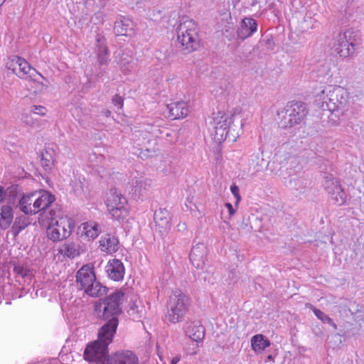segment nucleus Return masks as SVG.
Masks as SVG:
<instances>
[{
  "mask_svg": "<svg viewBox=\"0 0 364 364\" xmlns=\"http://www.w3.org/2000/svg\"><path fill=\"white\" fill-rule=\"evenodd\" d=\"M317 105L323 110L328 111L332 116L331 119L338 121L347 115L350 104L348 92L341 86L328 85L317 94Z\"/></svg>",
  "mask_w": 364,
  "mask_h": 364,
  "instance_id": "nucleus-1",
  "label": "nucleus"
},
{
  "mask_svg": "<svg viewBox=\"0 0 364 364\" xmlns=\"http://www.w3.org/2000/svg\"><path fill=\"white\" fill-rule=\"evenodd\" d=\"M50 222L46 229L48 238L53 242L61 241L68 238L73 231V220L63 215L59 210L56 213L53 210L50 212Z\"/></svg>",
  "mask_w": 364,
  "mask_h": 364,
  "instance_id": "nucleus-2",
  "label": "nucleus"
},
{
  "mask_svg": "<svg viewBox=\"0 0 364 364\" xmlns=\"http://www.w3.org/2000/svg\"><path fill=\"white\" fill-rule=\"evenodd\" d=\"M76 281L85 293L92 297H98L106 294L107 287L97 281L93 267L83 265L77 272Z\"/></svg>",
  "mask_w": 364,
  "mask_h": 364,
  "instance_id": "nucleus-3",
  "label": "nucleus"
},
{
  "mask_svg": "<svg viewBox=\"0 0 364 364\" xmlns=\"http://www.w3.org/2000/svg\"><path fill=\"white\" fill-rule=\"evenodd\" d=\"M178 43L188 52L196 50L199 46L198 27L196 22L183 17L176 28Z\"/></svg>",
  "mask_w": 364,
  "mask_h": 364,
  "instance_id": "nucleus-4",
  "label": "nucleus"
},
{
  "mask_svg": "<svg viewBox=\"0 0 364 364\" xmlns=\"http://www.w3.org/2000/svg\"><path fill=\"white\" fill-rule=\"evenodd\" d=\"M189 304L188 297L181 289L173 290L167 302L166 319L172 323L181 322L188 310Z\"/></svg>",
  "mask_w": 364,
  "mask_h": 364,
  "instance_id": "nucleus-5",
  "label": "nucleus"
},
{
  "mask_svg": "<svg viewBox=\"0 0 364 364\" xmlns=\"http://www.w3.org/2000/svg\"><path fill=\"white\" fill-rule=\"evenodd\" d=\"M124 299V293L121 291H115L96 305V310L102 311L103 320H118V316L122 312L120 305Z\"/></svg>",
  "mask_w": 364,
  "mask_h": 364,
  "instance_id": "nucleus-6",
  "label": "nucleus"
},
{
  "mask_svg": "<svg viewBox=\"0 0 364 364\" xmlns=\"http://www.w3.org/2000/svg\"><path fill=\"white\" fill-rule=\"evenodd\" d=\"M306 114V107L301 102H289L284 109L278 112V115H282V118L281 125L284 128L300 124Z\"/></svg>",
  "mask_w": 364,
  "mask_h": 364,
  "instance_id": "nucleus-7",
  "label": "nucleus"
},
{
  "mask_svg": "<svg viewBox=\"0 0 364 364\" xmlns=\"http://www.w3.org/2000/svg\"><path fill=\"white\" fill-rule=\"evenodd\" d=\"M232 123V116L218 112L213 118L211 124V136L213 139L218 144L224 141L229 134L230 125Z\"/></svg>",
  "mask_w": 364,
  "mask_h": 364,
  "instance_id": "nucleus-8",
  "label": "nucleus"
},
{
  "mask_svg": "<svg viewBox=\"0 0 364 364\" xmlns=\"http://www.w3.org/2000/svg\"><path fill=\"white\" fill-rule=\"evenodd\" d=\"M322 186L334 204L342 205L346 202L347 195L341 186L339 179L332 174H325Z\"/></svg>",
  "mask_w": 364,
  "mask_h": 364,
  "instance_id": "nucleus-9",
  "label": "nucleus"
},
{
  "mask_svg": "<svg viewBox=\"0 0 364 364\" xmlns=\"http://www.w3.org/2000/svg\"><path fill=\"white\" fill-rule=\"evenodd\" d=\"M6 65L8 70L20 78L33 80L36 75H41L24 58L18 55L9 57Z\"/></svg>",
  "mask_w": 364,
  "mask_h": 364,
  "instance_id": "nucleus-10",
  "label": "nucleus"
},
{
  "mask_svg": "<svg viewBox=\"0 0 364 364\" xmlns=\"http://www.w3.org/2000/svg\"><path fill=\"white\" fill-rule=\"evenodd\" d=\"M355 38V32L351 30H346L338 34L335 50L340 57L347 58L354 53Z\"/></svg>",
  "mask_w": 364,
  "mask_h": 364,
  "instance_id": "nucleus-11",
  "label": "nucleus"
},
{
  "mask_svg": "<svg viewBox=\"0 0 364 364\" xmlns=\"http://www.w3.org/2000/svg\"><path fill=\"white\" fill-rule=\"evenodd\" d=\"M95 53L97 55V63L100 69L97 73V77H102L107 73L106 70L102 68V67L109 64V50L107 46L105 38L99 33L96 36Z\"/></svg>",
  "mask_w": 364,
  "mask_h": 364,
  "instance_id": "nucleus-12",
  "label": "nucleus"
},
{
  "mask_svg": "<svg viewBox=\"0 0 364 364\" xmlns=\"http://www.w3.org/2000/svg\"><path fill=\"white\" fill-rule=\"evenodd\" d=\"M185 335L192 341L200 343L205 336V328L200 321H188L183 327Z\"/></svg>",
  "mask_w": 364,
  "mask_h": 364,
  "instance_id": "nucleus-13",
  "label": "nucleus"
},
{
  "mask_svg": "<svg viewBox=\"0 0 364 364\" xmlns=\"http://www.w3.org/2000/svg\"><path fill=\"white\" fill-rule=\"evenodd\" d=\"M107 353L108 345L97 340L86 347L84 355L88 360H99L105 358Z\"/></svg>",
  "mask_w": 364,
  "mask_h": 364,
  "instance_id": "nucleus-14",
  "label": "nucleus"
},
{
  "mask_svg": "<svg viewBox=\"0 0 364 364\" xmlns=\"http://www.w3.org/2000/svg\"><path fill=\"white\" fill-rule=\"evenodd\" d=\"M191 264L197 269H203L207 260V248L203 244H197L189 255Z\"/></svg>",
  "mask_w": 364,
  "mask_h": 364,
  "instance_id": "nucleus-15",
  "label": "nucleus"
},
{
  "mask_svg": "<svg viewBox=\"0 0 364 364\" xmlns=\"http://www.w3.org/2000/svg\"><path fill=\"white\" fill-rule=\"evenodd\" d=\"M171 215L166 208H159L154 213V222L156 230L161 235L168 233L171 229Z\"/></svg>",
  "mask_w": 364,
  "mask_h": 364,
  "instance_id": "nucleus-16",
  "label": "nucleus"
},
{
  "mask_svg": "<svg viewBox=\"0 0 364 364\" xmlns=\"http://www.w3.org/2000/svg\"><path fill=\"white\" fill-rule=\"evenodd\" d=\"M37 193L38 196L33 198V213L34 214L45 211L55 200V196L47 191L41 190Z\"/></svg>",
  "mask_w": 364,
  "mask_h": 364,
  "instance_id": "nucleus-17",
  "label": "nucleus"
},
{
  "mask_svg": "<svg viewBox=\"0 0 364 364\" xmlns=\"http://www.w3.org/2000/svg\"><path fill=\"white\" fill-rule=\"evenodd\" d=\"M118 320H109L99 329L98 338L101 343L109 345L112 340L114 334L116 333L117 328L118 326Z\"/></svg>",
  "mask_w": 364,
  "mask_h": 364,
  "instance_id": "nucleus-18",
  "label": "nucleus"
},
{
  "mask_svg": "<svg viewBox=\"0 0 364 364\" xmlns=\"http://www.w3.org/2000/svg\"><path fill=\"white\" fill-rule=\"evenodd\" d=\"M89 166L95 171L100 177L106 176L108 174L107 161L105 156L102 154H97L92 152L88 156Z\"/></svg>",
  "mask_w": 364,
  "mask_h": 364,
  "instance_id": "nucleus-19",
  "label": "nucleus"
},
{
  "mask_svg": "<svg viewBox=\"0 0 364 364\" xmlns=\"http://www.w3.org/2000/svg\"><path fill=\"white\" fill-rule=\"evenodd\" d=\"M107 274L111 279L119 282L123 279L125 268L122 262L118 259H113L108 262L106 266Z\"/></svg>",
  "mask_w": 364,
  "mask_h": 364,
  "instance_id": "nucleus-20",
  "label": "nucleus"
},
{
  "mask_svg": "<svg viewBox=\"0 0 364 364\" xmlns=\"http://www.w3.org/2000/svg\"><path fill=\"white\" fill-rule=\"evenodd\" d=\"M137 356L130 350L116 353L107 359L108 364H138Z\"/></svg>",
  "mask_w": 364,
  "mask_h": 364,
  "instance_id": "nucleus-21",
  "label": "nucleus"
},
{
  "mask_svg": "<svg viewBox=\"0 0 364 364\" xmlns=\"http://www.w3.org/2000/svg\"><path fill=\"white\" fill-rule=\"evenodd\" d=\"M257 21L252 18H245L242 19L241 26L237 31L238 38L245 39L252 36L257 31Z\"/></svg>",
  "mask_w": 364,
  "mask_h": 364,
  "instance_id": "nucleus-22",
  "label": "nucleus"
},
{
  "mask_svg": "<svg viewBox=\"0 0 364 364\" xmlns=\"http://www.w3.org/2000/svg\"><path fill=\"white\" fill-rule=\"evenodd\" d=\"M107 210L113 208H118L127 207V200L124 196L116 189L112 188L109 191V195L107 198Z\"/></svg>",
  "mask_w": 364,
  "mask_h": 364,
  "instance_id": "nucleus-23",
  "label": "nucleus"
},
{
  "mask_svg": "<svg viewBox=\"0 0 364 364\" xmlns=\"http://www.w3.org/2000/svg\"><path fill=\"white\" fill-rule=\"evenodd\" d=\"M170 117L173 119H180L186 117L189 112L186 102L178 101L167 105Z\"/></svg>",
  "mask_w": 364,
  "mask_h": 364,
  "instance_id": "nucleus-24",
  "label": "nucleus"
},
{
  "mask_svg": "<svg viewBox=\"0 0 364 364\" xmlns=\"http://www.w3.org/2000/svg\"><path fill=\"white\" fill-rule=\"evenodd\" d=\"M133 21L128 18H120L114 23V31L117 36H130L133 33Z\"/></svg>",
  "mask_w": 364,
  "mask_h": 364,
  "instance_id": "nucleus-25",
  "label": "nucleus"
},
{
  "mask_svg": "<svg viewBox=\"0 0 364 364\" xmlns=\"http://www.w3.org/2000/svg\"><path fill=\"white\" fill-rule=\"evenodd\" d=\"M100 246L102 251L112 254L119 250V241L115 236L107 234L101 238Z\"/></svg>",
  "mask_w": 364,
  "mask_h": 364,
  "instance_id": "nucleus-26",
  "label": "nucleus"
},
{
  "mask_svg": "<svg viewBox=\"0 0 364 364\" xmlns=\"http://www.w3.org/2000/svg\"><path fill=\"white\" fill-rule=\"evenodd\" d=\"M79 230L82 235H85L88 239H95L100 232V225L93 221L81 224Z\"/></svg>",
  "mask_w": 364,
  "mask_h": 364,
  "instance_id": "nucleus-27",
  "label": "nucleus"
},
{
  "mask_svg": "<svg viewBox=\"0 0 364 364\" xmlns=\"http://www.w3.org/2000/svg\"><path fill=\"white\" fill-rule=\"evenodd\" d=\"M38 196L37 192H33L28 195H24L20 200L18 205L22 212L25 214L34 215L33 213V198Z\"/></svg>",
  "mask_w": 364,
  "mask_h": 364,
  "instance_id": "nucleus-28",
  "label": "nucleus"
},
{
  "mask_svg": "<svg viewBox=\"0 0 364 364\" xmlns=\"http://www.w3.org/2000/svg\"><path fill=\"white\" fill-rule=\"evenodd\" d=\"M14 215L12 208L9 205H2L0 210V228L8 229L13 220Z\"/></svg>",
  "mask_w": 364,
  "mask_h": 364,
  "instance_id": "nucleus-29",
  "label": "nucleus"
},
{
  "mask_svg": "<svg viewBox=\"0 0 364 364\" xmlns=\"http://www.w3.org/2000/svg\"><path fill=\"white\" fill-rule=\"evenodd\" d=\"M58 251L62 255L68 258H75L80 254V245L74 242L64 244Z\"/></svg>",
  "mask_w": 364,
  "mask_h": 364,
  "instance_id": "nucleus-30",
  "label": "nucleus"
},
{
  "mask_svg": "<svg viewBox=\"0 0 364 364\" xmlns=\"http://www.w3.org/2000/svg\"><path fill=\"white\" fill-rule=\"evenodd\" d=\"M251 345L252 349L255 352H262L267 347L269 346V341L263 335L257 334L254 336L251 339Z\"/></svg>",
  "mask_w": 364,
  "mask_h": 364,
  "instance_id": "nucleus-31",
  "label": "nucleus"
},
{
  "mask_svg": "<svg viewBox=\"0 0 364 364\" xmlns=\"http://www.w3.org/2000/svg\"><path fill=\"white\" fill-rule=\"evenodd\" d=\"M129 183L131 185L132 191L134 192H140L145 188V178L139 173L136 172L130 177Z\"/></svg>",
  "mask_w": 364,
  "mask_h": 364,
  "instance_id": "nucleus-32",
  "label": "nucleus"
},
{
  "mask_svg": "<svg viewBox=\"0 0 364 364\" xmlns=\"http://www.w3.org/2000/svg\"><path fill=\"white\" fill-rule=\"evenodd\" d=\"M31 112L30 113H23L21 115V121L26 126L33 128L38 129L40 128L42 125V120L38 118H35L32 116Z\"/></svg>",
  "mask_w": 364,
  "mask_h": 364,
  "instance_id": "nucleus-33",
  "label": "nucleus"
},
{
  "mask_svg": "<svg viewBox=\"0 0 364 364\" xmlns=\"http://www.w3.org/2000/svg\"><path fill=\"white\" fill-rule=\"evenodd\" d=\"M54 151L51 149H45L42 152L41 165L46 169H50L54 163Z\"/></svg>",
  "mask_w": 364,
  "mask_h": 364,
  "instance_id": "nucleus-34",
  "label": "nucleus"
},
{
  "mask_svg": "<svg viewBox=\"0 0 364 364\" xmlns=\"http://www.w3.org/2000/svg\"><path fill=\"white\" fill-rule=\"evenodd\" d=\"M132 55L122 50H119L116 57V61L121 66L123 71L129 70L128 65L132 62Z\"/></svg>",
  "mask_w": 364,
  "mask_h": 364,
  "instance_id": "nucleus-35",
  "label": "nucleus"
},
{
  "mask_svg": "<svg viewBox=\"0 0 364 364\" xmlns=\"http://www.w3.org/2000/svg\"><path fill=\"white\" fill-rule=\"evenodd\" d=\"M109 213L111 215L112 218L117 220L119 222L123 221L127 218L129 215V209L128 207L118 208H112L108 210Z\"/></svg>",
  "mask_w": 364,
  "mask_h": 364,
  "instance_id": "nucleus-36",
  "label": "nucleus"
},
{
  "mask_svg": "<svg viewBox=\"0 0 364 364\" xmlns=\"http://www.w3.org/2000/svg\"><path fill=\"white\" fill-rule=\"evenodd\" d=\"M14 272L16 274L17 278L24 279L25 282L28 284L31 282L33 274L29 269L18 265L14 267Z\"/></svg>",
  "mask_w": 364,
  "mask_h": 364,
  "instance_id": "nucleus-37",
  "label": "nucleus"
},
{
  "mask_svg": "<svg viewBox=\"0 0 364 364\" xmlns=\"http://www.w3.org/2000/svg\"><path fill=\"white\" fill-rule=\"evenodd\" d=\"M84 177L81 178L80 176L77 177L74 176V179L71 181L70 186L75 195H80L84 192Z\"/></svg>",
  "mask_w": 364,
  "mask_h": 364,
  "instance_id": "nucleus-38",
  "label": "nucleus"
},
{
  "mask_svg": "<svg viewBox=\"0 0 364 364\" xmlns=\"http://www.w3.org/2000/svg\"><path fill=\"white\" fill-rule=\"evenodd\" d=\"M218 85L212 90L213 92H215V95H225L228 92L231 87L230 82L225 80L222 79L218 82Z\"/></svg>",
  "mask_w": 364,
  "mask_h": 364,
  "instance_id": "nucleus-39",
  "label": "nucleus"
},
{
  "mask_svg": "<svg viewBox=\"0 0 364 364\" xmlns=\"http://www.w3.org/2000/svg\"><path fill=\"white\" fill-rule=\"evenodd\" d=\"M314 314L318 318V319L321 320L323 323H328V325L331 326L335 330L337 328V326L334 323L333 319L330 318L324 312L321 311L319 309H315Z\"/></svg>",
  "mask_w": 364,
  "mask_h": 364,
  "instance_id": "nucleus-40",
  "label": "nucleus"
},
{
  "mask_svg": "<svg viewBox=\"0 0 364 364\" xmlns=\"http://www.w3.org/2000/svg\"><path fill=\"white\" fill-rule=\"evenodd\" d=\"M127 313L130 316H132L133 320L141 318L140 312L138 310V306L134 302L129 304Z\"/></svg>",
  "mask_w": 364,
  "mask_h": 364,
  "instance_id": "nucleus-41",
  "label": "nucleus"
},
{
  "mask_svg": "<svg viewBox=\"0 0 364 364\" xmlns=\"http://www.w3.org/2000/svg\"><path fill=\"white\" fill-rule=\"evenodd\" d=\"M198 343H196L195 341H192L190 343H188L183 348L184 351L187 355H196L198 353Z\"/></svg>",
  "mask_w": 364,
  "mask_h": 364,
  "instance_id": "nucleus-42",
  "label": "nucleus"
},
{
  "mask_svg": "<svg viewBox=\"0 0 364 364\" xmlns=\"http://www.w3.org/2000/svg\"><path fill=\"white\" fill-rule=\"evenodd\" d=\"M30 112L34 114L45 116L47 112V109L43 106L33 105L31 107Z\"/></svg>",
  "mask_w": 364,
  "mask_h": 364,
  "instance_id": "nucleus-43",
  "label": "nucleus"
},
{
  "mask_svg": "<svg viewBox=\"0 0 364 364\" xmlns=\"http://www.w3.org/2000/svg\"><path fill=\"white\" fill-rule=\"evenodd\" d=\"M23 228L24 226H21V225L15 222L11 228V233L14 237H16Z\"/></svg>",
  "mask_w": 364,
  "mask_h": 364,
  "instance_id": "nucleus-44",
  "label": "nucleus"
},
{
  "mask_svg": "<svg viewBox=\"0 0 364 364\" xmlns=\"http://www.w3.org/2000/svg\"><path fill=\"white\" fill-rule=\"evenodd\" d=\"M230 191H231L232 194L236 198L237 203H238L240 200L239 188L236 185L233 184L230 186Z\"/></svg>",
  "mask_w": 364,
  "mask_h": 364,
  "instance_id": "nucleus-45",
  "label": "nucleus"
},
{
  "mask_svg": "<svg viewBox=\"0 0 364 364\" xmlns=\"http://www.w3.org/2000/svg\"><path fill=\"white\" fill-rule=\"evenodd\" d=\"M123 102L124 99L118 95H115L112 98V103L116 106H119L120 109L122 108Z\"/></svg>",
  "mask_w": 364,
  "mask_h": 364,
  "instance_id": "nucleus-46",
  "label": "nucleus"
},
{
  "mask_svg": "<svg viewBox=\"0 0 364 364\" xmlns=\"http://www.w3.org/2000/svg\"><path fill=\"white\" fill-rule=\"evenodd\" d=\"M180 360H181V356L178 355L171 358V364H177L180 361Z\"/></svg>",
  "mask_w": 364,
  "mask_h": 364,
  "instance_id": "nucleus-47",
  "label": "nucleus"
},
{
  "mask_svg": "<svg viewBox=\"0 0 364 364\" xmlns=\"http://www.w3.org/2000/svg\"><path fill=\"white\" fill-rule=\"evenodd\" d=\"M226 206L228 208L230 215H233L235 213V210L232 208V205L230 203H226Z\"/></svg>",
  "mask_w": 364,
  "mask_h": 364,
  "instance_id": "nucleus-48",
  "label": "nucleus"
},
{
  "mask_svg": "<svg viewBox=\"0 0 364 364\" xmlns=\"http://www.w3.org/2000/svg\"><path fill=\"white\" fill-rule=\"evenodd\" d=\"M306 307H307V308H309V309H311V310L313 311V312H314V310H315V309H316V308H315L312 304H309V303H307V304H306Z\"/></svg>",
  "mask_w": 364,
  "mask_h": 364,
  "instance_id": "nucleus-49",
  "label": "nucleus"
},
{
  "mask_svg": "<svg viewBox=\"0 0 364 364\" xmlns=\"http://www.w3.org/2000/svg\"><path fill=\"white\" fill-rule=\"evenodd\" d=\"M102 112L106 117H109L111 115V112L109 110L106 109L104 110Z\"/></svg>",
  "mask_w": 364,
  "mask_h": 364,
  "instance_id": "nucleus-50",
  "label": "nucleus"
},
{
  "mask_svg": "<svg viewBox=\"0 0 364 364\" xmlns=\"http://www.w3.org/2000/svg\"><path fill=\"white\" fill-rule=\"evenodd\" d=\"M2 187L0 186V202L2 200Z\"/></svg>",
  "mask_w": 364,
  "mask_h": 364,
  "instance_id": "nucleus-51",
  "label": "nucleus"
},
{
  "mask_svg": "<svg viewBox=\"0 0 364 364\" xmlns=\"http://www.w3.org/2000/svg\"><path fill=\"white\" fill-rule=\"evenodd\" d=\"M6 0H0V6Z\"/></svg>",
  "mask_w": 364,
  "mask_h": 364,
  "instance_id": "nucleus-52",
  "label": "nucleus"
}]
</instances>
